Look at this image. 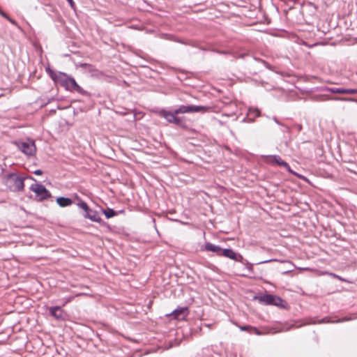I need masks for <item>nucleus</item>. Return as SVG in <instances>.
Here are the masks:
<instances>
[{
  "label": "nucleus",
  "mask_w": 357,
  "mask_h": 357,
  "mask_svg": "<svg viewBox=\"0 0 357 357\" xmlns=\"http://www.w3.org/2000/svg\"><path fill=\"white\" fill-rule=\"evenodd\" d=\"M250 328H251V326H242L240 328L241 331H246L248 329H250Z\"/></svg>",
  "instance_id": "b1692460"
},
{
  "label": "nucleus",
  "mask_w": 357,
  "mask_h": 357,
  "mask_svg": "<svg viewBox=\"0 0 357 357\" xmlns=\"http://www.w3.org/2000/svg\"><path fill=\"white\" fill-rule=\"evenodd\" d=\"M222 248L219 245H214L211 243H206L204 246V250L206 251H209L215 253L218 256H220V253L222 251Z\"/></svg>",
  "instance_id": "4468645a"
},
{
  "label": "nucleus",
  "mask_w": 357,
  "mask_h": 357,
  "mask_svg": "<svg viewBox=\"0 0 357 357\" xmlns=\"http://www.w3.org/2000/svg\"><path fill=\"white\" fill-rule=\"evenodd\" d=\"M33 174L40 176L43 174V172L40 169H36V171H34Z\"/></svg>",
  "instance_id": "412c9836"
},
{
  "label": "nucleus",
  "mask_w": 357,
  "mask_h": 357,
  "mask_svg": "<svg viewBox=\"0 0 357 357\" xmlns=\"http://www.w3.org/2000/svg\"><path fill=\"white\" fill-rule=\"evenodd\" d=\"M103 213L107 218H111L116 215V213L112 208H107L103 210Z\"/></svg>",
  "instance_id": "f3484780"
},
{
  "label": "nucleus",
  "mask_w": 357,
  "mask_h": 357,
  "mask_svg": "<svg viewBox=\"0 0 357 357\" xmlns=\"http://www.w3.org/2000/svg\"><path fill=\"white\" fill-rule=\"evenodd\" d=\"M18 149L26 155H34L36 151V147L34 141L26 139V141L16 142Z\"/></svg>",
  "instance_id": "20e7f679"
},
{
  "label": "nucleus",
  "mask_w": 357,
  "mask_h": 357,
  "mask_svg": "<svg viewBox=\"0 0 357 357\" xmlns=\"http://www.w3.org/2000/svg\"><path fill=\"white\" fill-rule=\"evenodd\" d=\"M249 268L251 270L252 268V265H250Z\"/></svg>",
  "instance_id": "bb28decb"
},
{
  "label": "nucleus",
  "mask_w": 357,
  "mask_h": 357,
  "mask_svg": "<svg viewBox=\"0 0 357 357\" xmlns=\"http://www.w3.org/2000/svg\"><path fill=\"white\" fill-rule=\"evenodd\" d=\"M186 113L202 112L204 113L209 110V107L206 106H197V105H185Z\"/></svg>",
  "instance_id": "f8f14e48"
},
{
  "label": "nucleus",
  "mask_w": 357,
  "mask_h": 357,
  "mask_svg": "<svg viewBox=\"0 0 357 357\" xmlns=\"http://www.w3.org/2000/svg\"><path fill=\"white\" fill-rule=\"evenodd\" d=\"M24 178L18 176L17 174L11 173L6 176L5 184L11 191H20L22 190L24 184Z\"/></svg>",
  "instance_id": "7ed1b4c3"
},
{
  "label": "nucleus",
  "mask_w": 357,
  "mask_h": 357,
  "mask_svg": "<svg viewBox=\"0 0 357 357\" xmlns=\"http://www.w3.org/2000/svg\"><path fill=\"white\" fill-rule=\"evenodd\" d=\"M266 162L271 164H277L279 166L286 168L289 172H291L289 165L281 159L279 155H268L266 156Z\"/></svg>",
  "instance_id": "6e6552de"
},
{
  "label": "nucleus",
  "mask_w": 357,
  "mask_h": 357,
  "mask_svg": "<svg viewBox=\"0 0 357 357\" xmlns=\"http://www.w3.org/2000/svg\"><path fill=\"white\" fill-rule=\"evenodd\" d=\"M259 301L266 305H274L278 306L282 302V300L280 297L274 295L265 294L260 296Z\"/></svg>",
  "instance_id": "423d86ee"
},
{
  "label": "nucleus",
  "mask_w": 357,
  "mask_h": 357,
  "mask_svg": "<svg viewBox=\"0 0 357 357\" xmlns=\"http://www.w3.org/2000/svg\"><path fill=\"white\" fill-rule=\"evenodd\" d=\"M50 314L56 320L63 321L65 319L66 313L59 306L50 307L49 308Z\"/></svg>",
  "instance_id": "1a4fd4ad"
},
{
  "label": "nucleus",
  "mask_w": 357,
  "mask_h": 357,
  "mask_svg": "<svg viewBox=\"0 0 357 357\" xmlns=\"http://www.w3.org/2000/svg\"><path fill=\"white\" fill-rule=\"evenodd\" d=\"M335 100H346L345 98H336Z\"/></svg>",
  "instance_id": "a878e982"
},
{
  "label": "nucleus",
  "mask_w": 357,
  "mask_h": 357,
  "mask_svg": "<svg viewBox=\"0 0 357 357\" xmlns=\"http://www.w3.org/2000/svg\"><path fill=\"white\" fill-rule=\"evenodd\" d=\"M250 330L253 331L257 335H261V333L256 328L251 327Z\"/></svg>",
  "instance_id": "4be33fe9"
},
{
  "label": "nucleus",
  "mask_w": 357,
  "mask_h": 357,
  "mask_svg": "<svg viewBox=\"0 0 357 357\" xmlns=\"http://www.w3.org/2000/svg\"><path fill=\"white\" fill-rule=\"evenodd\" d=\"M50 75L54 82L59 83L66 90L76 91L82 95L86 94V92L77 84L75 79L66 73L51 70Z\"/></svg>",
  "instance_id": "f257e3e1"
},
{
  "label": "nucleus",
  "mask_w": 357,
  "mask_h": 357,
  "mask_svg": "<svg viewBox=\"0 0 357 357\" xmlns=\"http://www.w3.org/2000/svg\"><path fill=\"white\" fill-rule=\"evenodd\" d=\"M31 191L36 193L39 200H44L49 198L51 195L46 188L38 183L32 184L30 187Z\"/></svg>",
  "instance_id": "39448f33"
},
{
  "label": "nucleus",
  "mask_w": 357,
  "mask_h": 357,
  "mask_svg": "<svg viewBox=\"0 0 357 357\" xmlns=\"http://www.w3.org/2000/svg\"><path fill=\"white\" fill-rule=\"evenodd\" d=\"M56 203L61 206V207H66L72 204L73 201L70 198L60 197L56 199Z\"/></svg>",
  "instance_id": "2eb2a0df"
},
{
  "label": "nucleus",
  "mask_w": 357,
  "mask_h": 357,
  "mask_svg": "<svg viewBox=\"0 0 357 357\" xmlns=\"http://www.w3.org/2000/svg\"><path fill=\"white\" fill-rule=\"evenodd\" d=\"M185 105H181L174 111H167L162 109L158 112V115L165 119L169 123H174L180 127H184L183 118L177 116L180 114H185Z\"/></svg>",
  "instance_id": "f03ea898"
},
{
  "label": "nucleus",
  "mask_w": 357,
  "mask_h": 357,
  "mask_svg": "<svg viewBox=\"0 0 357 357\" xmlns=\"http://www.w3.org/2000/svg\"><path fill=\"white\" fill-rule=\"evenodd\" d=\"M248 115L252 117V119H250L251 121H254L255 118L260 115V111L257 108H250L248 110Z\"/></svg>",
  "instance_id": "dca6fc26"
},
{
  "label": "nucleus",
  "mask_w": 357,
  "mask_h": 357,
  "mask_svg": "<svg viewBox=\"0 0 357 357\" xmlns=\"http://www.w3.org/2000/svg\"><path fill=\"white\" fill-rule=\"evenodd\" d=\"M6 19H7L10 23H12L13 24H17L16 22L14 20H12L11 18H10L7 15H6V17H4Z\"/></svg>",
  "instance_id": "6ab92c4d"
},
{
  "label": "nucleus",
  "mask_w": 357,
  "mask_h": 357,
  "mask_svg": "<svg viewBox=\"0 0 357 357\" xmlns=\"http://www.w3.org/2000/svg\"><path fill=\"white\" fill-rule=\"evenodd\" d=\"M327 91H330L333 93H340V94H355V93H357V89H351L331 87V88H328Z\"/></svg>",
  "instance_id": "9b49d317"
},
{
  "label": "nucleus",
  "mask_w": 357,
  "mask_h": 357,
  "mask_svg": "<svg viewBox=\"0 0 357 357\" xmlns=\"http://www.w3.org/2000/svg\"><path fill=\"white\" fill-rule=\"evenodd\" d=\"M220 256H223L230 259H233L236 261H239L241 263L243 262V256L240 254L235 252L234 250L229 248L222 249Z\"/></svg>",
  "instance_id": "0eeeda50"
},
{
  "label": "nucleus",
  "mask_w": 357,
  "mask_h": 357,
  "mask_svg": "<svg viewBox=\"0 0 357 357\" xmlns=\"http://www.w3.org/2000/svg\"><path fill=\"white\" fill-rule=\"evenodd\" d=\"M68 3L70 4V7L72 8H75V2L73 1V0H66Z\"/></svg>",
  "instance_id": "aec40b11"
},
{
  "label": "nucleus",
  "mask_w": 357,
  "mask_h": 357,
  "mask_svg": "<svg viewBox=\"0 0 357 357\" xmlns=\"http://www.w3.org/2000/svg\"><path fill=\"white\" fill-rule=\"evenodd\" d=\"M84 217L85 218H88L91 220L93 222H98L100 223L102 221L101 218L100 217L98 213L96 211H93L90 208L89 210L85 211V214L84 215Z\"/></svg>",
  "instance_id": "9d476101"
},
{
  "label": "nucleus",
  "mask_w": 357,
  "mask_h": 357,
  "mask_svg": "<svg viewBox=\"0 0 357 357\" xmlns=\"http://www.w3.org/2000/svg\"><path fill=\"white\" fill-rule=\"evenodd\" d=\"M274 121L278 123V125H281L280 123L278 121V119L275 117H273Z\"/></svg>",
  "instance_id": "393cba45"
},
{
  "label": "nucleus",
  "mask_w": 357,
  "mask_h": 357,
  "mask_svg": "<svg viewBox=\"0 0 357 357\" xmlns=\"http://www.w3.org/2000/svg\"><path fill=\"white\" fill-rule=\"evenodd\" d=\"M77 206L83 209L84 211H86L87 210H89V207L88 206L87 204L83 201H80L78 204H77Z\"/></svg>",
  "instance_id": "a211bd4d"
},
{
  "label": "nucleus",
  "mask_w": 357,
  "mask_h": 357,
  "mask_svg": "<svg viewBox=\"0 0 357 357\" xmlns=\"http://www.w3.org/2000/svg\"><path fill=\"white\" fill-rule=\"evenodd\" d=\"M187 307H180L174 310L172 315L176 319H183L188 314Z\"/></svg>",
  "instance_id": "ddd939ff"
},
{
  "label": "nucleus",
  "mask_w": 357,
  "mask_h": 357,
  "mask_svg": "<svg viewBox=\"0 0 357 357\" xmlns=\"http://www.w3.org/2000/svg\"><path fill=\"white\" fill-rule=\"evenodd\" d=\"M275 261V259L265 260V261H260L258 264H264V263H268V262H271V261Z\"/></svg>",
  "instance_id": "5701e85b"
}]
</instances>
